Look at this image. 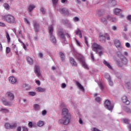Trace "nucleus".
Masks as SVG:
<instances>
[{"mask_svg": "<svg viewBox=\"0 0 131 131\" xmlns=\"http://www.w3.org/2000/svg\"><path fill=\"white\" fill-rule=\"evenodd\" d=\"M79 123H80V124H82L83 123V122H82V120L81 119V118H79Z\"/></svg>", "mask_w": 131, "mask_h": 131, "instance_id": "obj_57", "label": "nucleus"}, {"mask_svg": "<svg viewBox=\"0 0 131 131\" xmlns=\"http://www.w3.org/2000/svg\"><path fill=\"white\" fill-rule=\"evenodd\" d=\"M58 35L59 36L60 38H61L62 41L64 42H66V37H65V33H64V31L62 29H60L58 30Z\"/></svg>", "mask_w": 131, "mask_h": 131, "instance_id": "obj_6", "label": "nucleus"}, {"mask_svg": "<svg viewBox=\"0 0 131 131\" xmlns=\"http://www.w3.org/2000/svg\"><path fill=\"white\" fill-rule=\"evenodd\" d=\"M9 81L10 83L12 84H15L17 82V79L14 77L11 76L9 77Z\"/></svg>", "mask_w": 131, "mask_h": 131, "instance_id": "obj_11", "label": "nucleus"}, {"mask_svg": "<svg viewBox=\"0 0 131 131\" xmlns=\"http://www.w3.org/2000/svg\"><path fill=\"white\" fill-rule=\"evenodd\" d=\"M114 42L116 48H120V41L119 40H115Z\"/></svg>", "mask_w": 131, "mask_h": 131, "instance_id": "obj_30", "label": "nucleus"}, {"mask_svg": "<svg viewBox=\"0 0 131 131\" xmlns=\"http://www.w3.org/2000/svg\"><path fill=\"white\" fill-rule=\"evenodd\" d=\"M40 12H41L42 13V14H45L46 12L45 11L43 8H41L40 9Z\"/></svg>", "mask_w": 131, "mask_h": 131, "instance_id": "obj_61", "label": "nucleus"}, {"mask_svg": "<svg viewBox=\"0 0 131 131\" xmlns=\"http://www.w3.org/2000/svg\"><path fill=\"white\" fill-rule=\"evenodd\" d=\"M4 19L10 24H12L13 23H15V17L13 16V15H11L10 14L6 15L4 16Z\"/></svg>", "mask_w": 131, "mask_h": 131, "instance_id": "obj_5", "label": "nucleus"}, {"mask_svg": "<svg viewBox=\"0 0 131 131\" xmlns=\"http://www.w3.org/2000/svg\"><path fill=\"white\" fill-rule=\"evenodd\" d=\"M61 115L62 118L59 120V122L60 124H63L64 125H67L69 124L70 122V119H71V115L69 113V111L67 108H63L62 110Z\"/></svg>", "mask_w": 131, "mask_h": 131, "instance_id": "obj_1", "label": "nucleus"}, {"mask_svg": "<svg viewBox=\"0 0 131 131\" xmlns=\"http://www.w3.org/2000/svg\"><path fill=\"white\" fill-rule=\"evenodd\" d=\"M6 95L7 96L9 101H8L5 99V98H2V102L5 106H9V107H11L12 106V104L13 102L12 101L15 99V96L14 95V94H13L11 92H8L6 93Z\"/></svg>", "mask_w": 131, "mask_h": 131, "instance_id": "obj_2", "label": "nucleus"}, {"mask_svg": "<svg viewBox=\"0 0 131 131\" xmlns=\"http://www.w3.org/2000/svg\"><path fill=\"white\" fill-rule=\"evenodd\" d=\"M4 7L6 10H9L10 9V6H9V4L7 3H5L4 4Z\"/></svg>", "mask_w": 131, "mask_h": 131, "instance_id": "obj_36", "label": "nucleus"}, {"mask_svg": "<svg viewBox=\"0 0 131 131\" xmlns=\"http://www.w3.org/2000/svg\"><path fill=\"white\" fill-rule=\"evenodd\" d=\"M34 9H35V6L33 4L30 5L28 7V11L29 13H31V12H32Z\"/></svg>", "mask_w": 131, "mask_h": 131, "instance_id": "obj_24", "label": "nucleus"}, {"mask_svg": "<svg viewBox=\"0 0 131 131\" xmlns=\"http://www.w3.org/2000/svg\"><path fill=\"white\" fill-rule=\"evenodd\" d=\"M59 12L62 13V14H64V15H67V16L69 15V11H68V10L65 8L61 9Z\"/></svg>", "mask_w": 131, "mask_h": 131, "instance_id": "obj_16", "label": "nucleus"}, {"mask_svg": "<svg viewBox=\"0 0 131 131\" xmlns=\"http://www.w3.org/2000/svg\"><path fill=\"white\" fill-rule=\"evenodd\" d=\"M4 126L6 129H13L15 127H17V123H12L11 124L6 123Z\"/></svg>", "mask_w": 131, "mask_h": 131, "instance_id": "obj_7", "label": "nucleus"}, {"mask_svg": "<svg viewBox=\"0 0 131 131\" xmlns=\"http://www.w3.org/2000/svg\"><path fill=\"white\" fill-rule=\"evenodd\" d=\"M107 4L111 7H114L115 6H116V5H117L116 1L115 0H108Z\"/></svg>", "mask_w": 131, "mask_h": 131, "instance_id": "obj_13", "label": "nucleus"}, {"mask_svg": "<svg viewBox=\"0 0 131 131\" xmlns=\"http://www.w3.org/2000/svg\"><path fill=\"white\" fill-rule=\"evenodd\" d=\"M38 57H39V58H42L43 57V55L42 54V53H39L38 54Z\"/></svg>", "mask_w": 131, "mask_h": 131, "instance_id": "obj_52", "label": "nucleus"}, {"mask_svg": "<svg viewBox=\"0 0 131 131\" xmlns=\"http://www.w3.org/2000/svg\"><path fill=\"white\" fill-rule=\"evenodd\" d=\"M23 131H28V129L26 127H23Z\"/></svg>", "mask_w": 131, "mask_h": 131, "instance_id": "obj_62", "label": "nucleus"}, {"mask_svg": "<svg viewBox=\"0 0 131 131\" xmlns=\"http://www.w3.org/2000/svg\"><path fill=\"white\" fill-rule=\"evenodd\" d=\"M35 110H38L39 109V105L36 104L33 105Z\"/></svg>", "mask_w": 131, "mask_h": 131, "instance_id": "obj_38", "label": "nucleus"}, {"mask_svg": "<svg viewBox=\"0 0 131 131\" xmlns=\"http://www.w3.org/2000/svg\"><path fill=\"white\" fill-rule=\"evenodd\" d=\"M59 55L60 56L61 61H64V60H65V55L64 54V53L60 52Z\"/></svg>", "mask_w": 131, "mask_h": 131, "instance_id": "obj_32", "label": "nucleus"}, {"mask_svg": "<svg viewBox=\"0 0 131 131\" xmlns=\"http://www.w3.org/2000/svg\"><path fill=\"white\" fill-rule=\"evenodd\" d=\"M34 72L37 76H38V77H39V76H40V69H39V67L38 66H35Z\"/></svg>", "mask_w": 131, "mask_h": 131, "instance_id": "obj_9", "label": "nucleus"}, {"mask_svg": "<svg viewBox=\"0 0 131 131\" xmlns=\"http://www.w3.org/2000/svg\"><path fill=\"white\" fill-rule=\"evenodd\" d=\"M126 19L128 21H129V22H131V15H128L127 16Z\"/></svg>", "mask_w": 131, "mask_h": 131, "instance_id": "obj_48", "label": "nucleus"}, {"mask_svg": "<svg viewBox=\"0 0 131 131\" xmlns=\"http://www.w3.org/2000/svg\"><path fill=\"white\" fill-rule=\"evenodd\" d=\"M125 86L126 89H130L131 84H130V82H129V80H125Z\"/></svg>", "mask_w": 131, "mask_h": 131, "instance_id": "obj_19", "label": "nucleus"}, {"mask_svg": "<svg viewBox=\"0 0 131 131\" xmlns=\"http://www.w3.org/2000/svg\"><path fill=\"white\" fill-rule=\"evenodd\" d=\"M29 127H32V122H30L28 123Z\"/></svg>", "mask_w": 131, "mask_h": 131, "instance_id": "obj_60", "label": "nucleus"}, {"mask_svg": "<svg viewBox=\"0 0 131 131\" xmlns=\"http://www.w3.org/2000/svg\"><path fill=\"white\" fill-rule=\"evenodd\" d=\"M42 115L45 116L46 114H47V111L46 110H43L42 111Z\"/></svg>", "mask_w": 131, "mask_h": 131, "instance_id": "obj_55", "label": "nucleus"}, {"mask_svg": "<svg viewBox=\"0 0 131 131\" xmlns=\"http://www.w3.org/2000/svg\"><path fill=\"white\" fill-rule=\"evenodd\" d=\"M96 15H97V16H98V17H101V16H102V12H101V11L99 10L97 12Z\"/></svg>", "mask_w": 131, "mask_h": 131, "instance_id": "obj_46", "label": "nucleus"}, {"mask_svg": "<svg viewBox=\"0 0 131 131\" xmlns=\"http://www.w3.org/2000/svg\"><path fill=\"white\" fill-rule=\"evenodd\" d=\"M103 64H105V66H107L109 69L112 70V67L111 66V64H110L108 62H107V61L104 60Z\"/></svg>", "mask_w": 131, "mask_h": 131, "instance_id": "obj_28", "label": "nucleus"}, {"mask_svg": "<svg viewBox=\"0 0 131 131\" xmlns=\"http://www.w3.org/2000/svg\"><path fill=\"white\" fill-rule=\"evenodd\" d=\"M48 32L49 34V35H51L53 34L54 32V27L52 25L49 26L48 27Z\"/></svg>", "mask_w": 131, "mask_h": 131, "instance_id": "obj_18", "label": "nucleus"}, {"mask_svg": "<svg viewBox=\"0 0 131 131\" xmlns=\"http://www.w3.org/2000/svg\"><path fill=\"white\" fill-rule=\"evenodd\" d=\"M1 112H4V113H8L9 110L7 108H1Z\"/></svg>", "mask_w": 131, "mask_h": 131, "instance_id": "obj_37", "label": "nucleus"}, {"mask_svg": "<svg viewBox=\"0 0 131 131\" xmlns=\"http://www.w3.org/2000/svg\"><path fill=\"white\" fill-rule=\"evenodd\" d=\"M6 53L7 54H10V53H11V48L9 47H7L6 49Z\"/></svg>", "mask_w": 131, "mask_h": 131, "instance_id": "obj_40", "label": "nucleus"}, {"mask_svg": "<svg viewBox=\"0 0 131 131\" xmlns=\"http://www.w3.org/2000/svg\"><path fill=\"white\" fill-rule=\"evenodd\" d=\"M36 92H38V93H43L46 92V89L42 88L41 87H38L36 88Z\"/></svg>", "mask_w": 131, "mask_h": 131, "instance_id": "obj_21", "label": "nucleus"}, {"mask_svg": "<svg viewBox=\"0 0 131 131\" xmlns=\"http://www.w3.org/2000/svg\"><path fill=\"white\" fill-rule=\"evenodd\" d=\"M29 96H32V97H34V96H35L36 95V93L34 92H29Z\"/></svg>", "mask_w": 131, "mask_h": 131, "instance_id": "obj_39", "label": "nucleus"}, {"mask_svg": "<svg viewBox=\"0 0 131 131\" xmlns=\"http://www.w3.org/2000/svg\"><path fill=\"white\" fill-rule=\"evenodd\" d=\"M53 4V6H56L58 4L59 0H52Z\"/></svg>", "mask_w": 131, "mask_h": 131, "instance_id": "obj_41", "label": "nucleus"}, {"mask_svg": "<svg viewBox=\"0 0 131 131\" xmlns=\"http://www.w3.org/2000/svg\"><path fill=\"white\" fill-rule=\"evenodd\" d=\"M104 107L108 109V110H112L113 109V105L111 104V102L109 100H106L104 102Z\"/></svg>", "mask_w": 131, "mask_h": 131, "instance_id": "obj_8", "label": "nucleus"}, {"mask_svg": "<svg viewBox=\"0 0 131 131\" xmlns=\"http://www.w3.org/2000/svg\"><path fill=\"white\" fill-rule=\"evenodd\" d=\"M70 63L71 64L72 66H75V67H77V63L74 58L71 57L70 58Z\"/></svg>", "mask_w": 131, "mask_h": 131, "instance_id": "obj_15", "label": "nucleus"}, {"mask_svg": "<svg viewBox=\"0 0 131 131\" xmlns=\"http://www.w3.org/2000/svg\"><path fill=\"white\" fill-rule=\"evenodd\" d=\"M66 86V83H63L61 84V88L62 89H65V87Z\"/></svg>", "mask_w": 131, "mask_h": 131, "instance_id": "obj_56", "label": "nucleus"}, {"mask_svg": "<svg viewBox=\"0 0 131 131\" xmlns=\"http://www.w3.org/2000/svg\"><path fill=\"white\" fill-rule=\"evenodd\" d=\"M34 29L36 32H39V24H38L36 21L34 23Z\"/></svg>", "mask_w": 131, "mask_h": 131, "instance_id": "obj_14", "label": "nucleus"}, {"mask_svg": "<svg viewBox=\"0 0 131 131\" xmlns=\"http://www.w3.org/2000/svg\"><path fill=\"white\" fill-rule=\"evenodd\" d=\"M23 88L25 91H28V90H30V86L27 84H24L23 85Z\"/></svg>", "mask_w": 131, "mask_h": 131, "instance_id": "obj_29", "label": "nucleus"}, {"mask_svg": "<svg viewBox=\"0 0 131 131\" xmlns=\"http://www.w3.org/2000/svg\"><path fill=\"white\" fill-rule=\"evenodd\" d=\"M104 35L105 36V39L106 38L107 40H110V37L107 33L104 34Z\"/></svg>", "mask_w": 131, "mask_h": 131, "instance_id": "obj_43", "label": "nucleus"}, {"mask_svg": "<svg viewBox=\"0 0 131 131\" xmlns=\"http://www.w3.org/2000/svg\"><path fill=\"white\" fill-rule=\"evenodd\" d=\"M90 55H91V58L92 61H95V58L94 57V54L93 53H91Z\"/></svg>", "mask_w": 131, "mask_h": 131, "instance_id": "obj_49", "label": "nucleus"}, {"mask_svg": "<svg viewBox=\"0 0 131 131\" xmlns=\"http://www.w3.org/2000/svg\"><path fill=\"white\" fill-rule=\"evenodd\" d=\"M104 77L106 78V79H107V80L111 79V77H110V75H109L108 73L105 74Z\"/></svg>", "mask_w": 131, "mask_h": 131, "instance_id": "obj_35", "label": "nucleus"}, {"mask_svg": "<svg viewBox=\"0 0 131 131\" xmlns=\"http://www.w3.org/2000/svg\"><path fill=\"white\" fill-rule=\"evenodd\" d=\"M123 121L124 123H126V124H128L129 120L127 119H123Z\"/></svg>", "mask_w": 131, "mask_h": 131, "instance_id": "obj_44", "label": "nucleus"}, {"mask_svg": "<svg viewBox=\"0 0 131 131\" xmlns=\"http://www.w3.org/2000/svg\"><path fill=\"white\" fill-rule=\"evenodd\" d=\"M99 88L103 90L104 89V86H103V84L102 83H100L99 84Z\"/></svg>", "mask_w": 131, "mask_h": 131, "instance_id": "obj_54", "label": "nucleus"}, {"mask_svg": "<svg viewBox=\"0 0 131 131\" xmlns=\"http://www.w3.org/2000/svg\"><path fill=\"white\" fill-rule=\"evenodd\" d=\"M100 22H101V23H102V24H103V25H107V24H108V22L107 21V19H106V18L105 17H102L100 19Z\"/></svg>", "mask_w": 131, "mask_h": 131, "instance_id": "obj_22", "label": "nucleus"}, {"mask_svg": "<svg viewBox=\"0 0 131 131\" xmlns=\"http://www.w3.org/2000/svg\"><path fill=\"white\" fill-rule=\"evenodd\" d=\"M6 37L7 39L8 42H10L11 41V37H10V34H9V33L8 32H6Z\"/></svg>", "mask_w": 131, "mask_h": 131, "instance_id": "obj_31", "label": "nucleus"}, {"mask_svg": "<svg viewBox=\"0 0 131 131\" xmlns=\"http://www.w3.org/2000/svg\"><path fill=\"white\" fill-rule=\"evenodd\" d=\"M91 48L92 49V51L93 52H95V53H98L99 51H104V48L102 47V46L96 43L93 42L92 44Z\"/></svg>", "mask_w": 131, "mask_h": 131, "instance_id": "obj_4", "label": "nucleus"}, {"mask_svg": "<svg viewBox=\"0 0 131 131\" xmlns=\"http://www.w3.org/2000/svg\"><path fill=\"white\" fill-rule=\"evenodd\" d=\"M118 57L121 59V61L119 60L116 61L118 67H122L123 65H126V64H127V59H126L125 56H124L121 53H119L118 54Z\"/></svg>", "mask_w": 131, "mask_h": 131, "instance_id": "obj_3", "label": "nucleus"}, {"mask_svg": "<svg viewBox=\"0 0 131 131\" xmlns=\"http://www.w3.org/2000/svg\"><path fill=\"white\" fill-rule=\"evenodd\" d=\"M73 20L74 22H78V21H79V18L77 17H74Z\"/></svg>", "mask_w": 131, "mask_h": 131, "instance_id": "obj_47", "label": "nucleus"}, {"mask_svg": "<svg viewBox=\"0 0 131 131\" xmlns=\"http://www.w3.org/2000/svg\"><path fill=\"white\" fill-rule=\"evenodd\" d=\"M121 99L123 103H124V104L126 105H129V100L127 99V97L126 96H122Z\"/></svg>", "mask_w": 131, "mask_h": 131, "instance_id": "obj_12", "label": "nucleus"}, {"mask_svg": "<svg viewBox=\"0 0 131 131\" xmlns=\"http://www.w3.org/2000/svg\"><path fill=\"white\" fill-rule=\"evenodd\" d=\"M27 61L30 65H32V64H33V59L29 56L27 57Z\"/></svg>", "mask_w": 131, "mask_h": 131, "instance_id": "obj_26", "label": "nucleus"}, {"mask_svg": "<svg viewBox=\"0 0 131 131\" xmlns=\"http://www.w3.org/2000/svg\"><path fill=\"white\" fill-rule=\"evenodd\" d=\"M120 13H121V9L119 8H116L114 11V14L117 16L120 15Z\"/></svg>", "mask_w": 131, "mask_h": 131, "instance_id": "obj_20", "label": "nucleus"}, {"mask_svg": "<svg viewBox=\"0 0 131 131\" xmlns=\"http://www.w3.org/2000/svg\"><path fill=\"white\" fill-rule=\"evenodd\" d=\"M50 40L53 43H56L57 42V41L56 40V37H55V36H54L53 34L50 35Z\"/></svg>", "mask_w": 131, "mask_h": 131, "instance_id": "obj_23", "label": "nucleus"}, {"mask_svg": "<svg viewBox=\"0 0 131 131\" xmlns=\"http://www.w3.org/2000/svg\"><path fill=\"white\" fill-rule=\"evenodd\" d=\"M76 35H77L78 36H79L80 38L82 37V34L81 33V31L78 29L76 32H75Z\"/></svg>", "mask_w": 131, "mask_h": 131, "instance_id": "obj_25", "label": "nucleus"}, {"mask_svg": "<svg viewBox=\"0 0 131 131\" xmlns=\"http://www.w3.org/2000/svg\"><path fill=\"white\" fill-rule=\"evenodd\" d=\"M95 101H96V102H100L101 101V98L98 97H96L95 98Z\"/></svg>", "mask_w": 131, "mask_h": 131, "instance_id": "obj_51", "label": "nucleus"}, {"mask_svg": "<svg viewBox=\"0 0 131 131\" xmlns=\"http://www.w3.org/2000/svg\"><path fill=\"white\" fill-rule=\"evenodd\" d=\"M45 123L42 121H38L37 123V125H38V126H42Z\"/></svg>", "mask_w": 131, "mask_h": 131, "instance_id": "obj_34", "label": "nucleus"}, {"mask_svg": "<svg viewBox=\"0 0 131 131\" xmlns=\"http://www.w3.org/2000/svg\"><path fill=\"white\" fill-rule=\"evenodd\" d=\"M98 40L100 41V42H106V36H105V34L104 35L100 34L98 37Z\"/></svg>", "mask_w": 131, "mask_h": 131, "instance_id": "obj_10", "label": "nucleus"}, {"mask_svg": "<svg viewBox=\"0 0 131 131\" xmlns=\"http://www.w3.org/2000/svg\"><path fill=\"white\" fill-rule=\"evenodd\" d=\"M80 62H81L82 66H83V68H84V69H87V70H89L90 69V68L88 66V64H86L85 61H84V60L81 59Z\"/></svg>", "mask_w": 131, "mask_h": 131, "instance_id": "obj_17", "label": "nucleus"}, {"mask_svg": "<svg viewBox=\"0 0 131 131\" xmlns=\"http://www.w3.org/2000/svg\"><path fill=\"white\" fill-rule=\"evenodd\" d=\"M76 85L80 89V90H81L82 92H84V88H83V86L80 84L79 82H76Z\"/></svg>", "mask_w": 131, "mask_h": 131, "instance_id": "obj_27", "label": "nucleus"}, {"mask_svg": "<svg viewBox=\"0 0 131 131\" xmlns=\"http://www.w3.org/2000/svg\"><path fill=\"white\" fill-rule=\"evenodd\" d=\"M125 46L126 47V48H130V44H129V43L128 42H126L125 43Z\"/></svg>", "mask_w": 131, "mask_h": 131, "instance_id": "obj_58", "label": "nucleus"}, {"mask_svg": "<svg viewBox=\"0 0 131 131\" xmlns=\"http://www.w3.org/2000/svg\"><path fill=\"white\" fill-rule=\"evenodd\" d=\"M127 128L129 129V131H131V124H129L128 126H127Z\"/></svg>", "mask_w": 131, "mask_h": 131, "instance_id": "obj_63", "label": "nucleus"}, {"mask_svg": "<svg viewBox=\"0 0 131 131\" xmlns=\"http://www.w3.org/2000/svg\"><path fill=\"white\" fill-rule=\"evenodd\" d=\"M108 83H109V84H110V85L111 86H113V84H114L113 81H112V80L111 79H110V80H108Z\"/></svg>", "mask_w": 131, "mask_h": 131, "instance_id": "obj_42", "label": "nucleus"}, {"mask_svg": "<svg viewBox=\"0 0 131 131\" xmlns=\"http://www.w3.org/2000/svg\"><path fill=\"white\" fill-rule=\"evenodd\" d=\"M24 21L26 24H28V25H30V21L27 19V18H24Z\"/></svg>", "mask_w": 131, "mask_h": 131, "instance_id": "obj_45", "label": "nucleus"}, {"mask_svg": "<svg viewBox=\"0 0 131 131\" xmlns=\"http://www.w3.org/2000/svg\"><path fill=\"white\" fill-rule=\"evenodd\" d=\"M21 127H17V131H21Z\"/></svg>", "mask_w": 131, "mask_h": 131, "instance_id": "obj_64", "label": "nucleus"}, {"mask_svg": "<svg viewBox=\"0 0 131 131\" xmlns=\"http://www.w3.org/2000/svg\"><path fill=\"white\" fill-rule=\"evenodd\" d=\"M85 39V43L87 47H89V42H88V39L86 37L84 38Z\"/></svg>", "mask_w": 131, "mask_h": 131, "instance_id": "obj_53", "label": "nucleus"}, {"mask_svg": "<svg viewBox=\"0 0 131 131\" xmlns=\"http://www.w3.org/2000/svg\"><path fill=\"white\" fill-rule=\"evenodd\" d=\"M123 109L124 111H125V112L129 113L130 112V109L129 108L127 107V106H124L123 107Z\"/></svg>", "mask_w": 131, "mask_h": 131, "instance_id": "obj_33", "label": "nucleus"}, {"mask_svg": "<svg viewBox=\"0 0 131 131\" xmlns=\"http://www.w3.org/2000/svg\"><path fill=\"white\" fill-rule=\"evenodd\" d=\"M35 82L37 84V85H40V81H39V80H36Z\"/></svg>", "mask_w": 131, "mask_h": 131, "instance_id": "obj_59", "label": "nucleus"}, {"mask_svg": "<svg viewBox=\"0 0 131 131\" xmlns=\"http://www.w3.org/2000/svg\"><path fill=\"white\" fill-rule=\"evenodd\" d=\"M76 45H78V47H80V42L77 39H76Z\"/></svg>", "mask_w": 131, "mask_h": 131, "instance_id": "obj_50", "label": "nucleus"}]
</instances>
